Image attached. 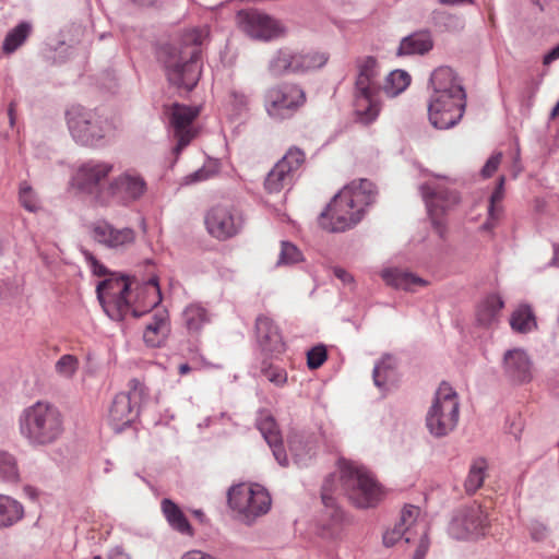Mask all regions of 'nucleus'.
<instances>
[{
    "label": "nucleus",
    "mask_w": 559,
    "mask_h": 559,
    "mask_svg": "<svg viewBox=\"0 0 559 559\" xmlns=\"http://www.w3.org/2000/svg\"><path fill=\"white\" fill-rule=\"evenodd\" d=\"M32 32V24L26 21L20 22L4 37L2 49L5 53L14 52L27 39Z\"/></svg>",
    "instance_id": "obj_44"
},
{
    "label": "nucleus",
    "mask_w": 559,
    "mask_h": 559,
    "mask_svg": "<svg viewBox=\"0 0 559 559\" xmlns=\"http://www.w3.org/2000/svg\"><path fill=\"white\" fill-rule=\"evenodd\" d=\"M237 23L246 35L255 40L270 41L284 34V28L277 20L258 10L239 11Z\"/></svg>",
    "instance_id": "obj_18"
},
{
    "label": "nucleus",
    "mask_w": 559,
    "mask_h": 559,
    "mask_svg": "<svg viewBox=\"0 0 559 559\" xmlns=\"http://www.w3.org/2000/svg\"><path fill=\"white\" fill-rule=\"evenodd\" d=\"M355 115L359 122L370 124L374 122L381 110L380 94H354Z\"/></svg>",
    "instance_id": "obj_32"
},
{
    "label": "nucleus",
    "mask_w": 559,
    "mask_h": 559,
    "mask_svg": "<svg viewBox=\"0 0 559 559\" xmlns=\"http://www.w3.org/2000/svg\"><path fill=\"white\" fill-rule=\"evenodd\" d=\"M86 264L88 265L92 273L96 276H105L107 274V267L102 264L92 252L88 250H82Z\"/></svg>",
    "instance_id": "obj_53"
},
{
    "label": "nucleus",
    "mask_w": 559,
    "mask_h": 559,
    "mask_svg": "<svg viewBox=\"0 0 559 559\" xmlns=\"http://www.w3.org/2000/svg\"><path fill=\"white\" fill-rule=\"evenodd\" d=\"M459 417L460 402L457 393L448 382H442L427 411L426 427L431 436L442 438L455 429Z\"/></svg>",
    "instance_id": "obj_6"
},
{
    "label": "nucleus",
    "mask_w": 559,
    "mask_h": 559,
    "mask_svg": "<svg viewBox=\"0 0 559 559\" xmlns=\"http://www.w3.org/2000/svg\"><path fill=\"white\" fill-rule=\"evenodd\" d=\"M504 302L500 295L490 294L486 296L477 307V321L481 325H489L496 321L498 313L503 308Z\"/></svg>",
    "instance_id": "obj_38"
},
{
    "label": "nucleus",
    "mask_w": 559,
    "mask_h": 559,
    "mask_svg": "<svg viewBox=\"0 0 559 559\" xmlns=\"http://www.w3.org/2000/svg\"><path fill=\"white\" fill-rule=\"evenodd\" d=\"M181 559H216L213 556L205 554L201 550H190L186 552Z\"/></svg>",
    "instance_id": "obj_61"
},
{
    "label": "nucleus",
    "mask_w": 559,
    "mask_h": 559,
    "mask_svg": "<svg viewBox=\"0 0 559 559\" xmlns=\"http://www.w3.org/2000/svg\"><path fill=\"white\" fill-rule=\"evenodd\" d=\"M230 97L233 98V105L238 110L243 109L248 105V96L242 92L233 91Z\"/></svg>",
    "instance_id": "obj_59"
},
{
    "label": "nucleus",
    "mask_w": 559,
    "mask_h": 559,
    "mask_svg": "<svg viewBox=\"0 0 559 559\" xmlns=\"http://www.w3.org/2000/svg\"><path fill=\"white\" fill-rule=\"evenodd\" d=\"M503 373L513 383H526L533 378L532 361L525 350L509 349L503 355Z\"/></svg>",
    "instance_id": "obj_24"
},
{
    "label": "nucleus",
    "mask_w": 559,
    "mask_h": 559,
    "mask_svg": "<svg viewBox=\"0 0 559 559\" xmlns=\"http://www.w3.org/2000/svg\"><path fill=\"white\" fill-rule=\"evenodd\" d=\"M404 539L406 543V533L403 528L399 527L396 524L394 528L386 531L383 534V544L386 547L394 546L399 540Z\"/></svg>",
    "instance_id": "obj_55"
},
{
    "label": "nucleus",
    "mask_w": 559,
    "mask_h": 559,
    "mask_svg": "<svg viewBox=\"0 0 559 559\" xmlns=\"http://www.w3.org/2000/svg\"><path fill=\"white\" fill-rule=\"evenodd\" d=\"M381 277L386 285L406 292H414L418 286H426L428 282L413 272L399 269L389 267L381 272Z\"/></svg>",
    "instance_id": "obj_30"
},
{
    "label": "nucleus",
    "mask_w": 559,
    "mask_h": 559,
    "mask_svg": "<svg viewBox=\"0 0 559 559\" xmlns=\"http://www.w3.org/2000/svg\"><path fill=\"white\" fill-rule=\"evenodd\" d=\"M431 94L466 96L461 80L450 67H439L430 75Z\"/></svg>",
    "instance_id": "obj_27"
},
{
    "label": "nucleus",
    "mask_w": 559,
    "mask_h": 559,
    "mask_svg": "<svg viewBox=\"0 0 559 559\" xmlns=\"http://www.w3.org/2000/svg\"><path fill=\"white\" fill-rule=\"evenodd\" d=\"M510 325L519 333H528L536 329V318L532 308L528 305L519 306L511 314Z\"/></svg>",
    "instance_id": "obj_41"
},
{
    "label": "nucleus",
    "mask_w": 559,
    "mask_h": 559,
    "mask_svg": "<svg viewBox=\"0 0 559 559\" xmlns=\"http://www.w3.org/2000/svg\"><path fill=\"white\" fill-rule=\"evenodd\" d=\"M488 528V514L481 506L473 503L454 511L448 533L457 540H474L485 536Z\"/></svg>",
    "instance_id": "obj_13"
},
{
    "label": "nucleus",
    "mask_w": 559,
    "mask_h": 559,
    "mask_svg": "<svg viewBox=\"0 0 559 559\" xmlns=\"http://www.w3.org/2000/svg\"><path fill=\"white\" fill-rule=\"evenodd\" d=\"M503 186H504V177H500L497 188L490 195L489 206H488V218L481 225V229H484V230H491L492 228H495V226L497 225V222L500 218V215L502 213V207H501L500 203H501V201L503 199V194H504Z\"/></svg>",
    "instance_id": "obj_42"
},
{
    "label": "nucleus",
    "mask_w": 559,
    "mask_h": 559,
    "mask_svg": "<svg viewBox=\"0 0 559 559\" xmlns=\"http://www.w3.org/2000/svg\"><path fill=\"white\" fill-rule=\"evenodd\" d=\"M288 447L297 464H306L314 453L317 440L312 435L295 432L289 437Z\"/></svg>",
    "instance_id": "obj_35"
},
{
    "label": "nucleus",
    "mask_w": 559,
    "mask_h": 559,
    "mask_svg": "<svg viewBox=\"0 0 559 559\" xmlns=\"http://www.w3.org/2000/svg\"><path fill=\"white\" fill-rule=\"evenodd\" d=\"M254 336L261 354L265 358H276L285 352V342L278 325L267 316L255 319Z\"/></svg>",
    "instance_id": "obj_21"
},
{
    "label": "nucleus",
    "mask_w": 559,
    "mask_h": 559,
    "mask_svg": "<svg viewBox=\"0 0 559 559\" xmlns=\"http://www.w3.org/2000/svg\"><path fill=\"white\" fill-rule=\"evenodd\" d=\"M134 277L110 276L96 286V294L105 313L115 321H122L131 310Z\"/></svg>",
    "instance_id": "obj_9"
},
{
    "label": "nucleus",
    "mask_w": 559,
    "mask_h": 559,
    "mask_svg": "<svg viewBox=\"0 0 559 559\" xmlns=\"http://www.w3.org/2000/svg\"><path fill=\"white\" fill-rule=\"evenodd\" d=\"M269 358H265L261 362V373L275 386L282 388L287 383V371L280 367L267 361Z\"/></svg>",
    "instance_id": "obj_49"
},
{
    "label": "nucleus",
    "mask_w": 559,
    "mask_h": 559,
    "mask_svg": "<svg viewBox=\"0 0 559 559\" xmlns=\"http://www.w3.org/2000/svg\"><path fill=\"white\" fill-rule=\"evenodd\" d=\"M330 55L319 50L297 51V62L299 63V74L322 69L329 61Z\"/></svg>",
    "instance_id": "obj_39"
},
{
    "label": "nucleus",
    "mask_w": 559,
    "mask_h": 559,
    "mask_svg": "<svg viewBox=\"0 0 559 559\" xmlns=\"http://www.w3.org/2000/svg\"><path fill=\"white\" fill-rule=\"evenodd\" d=\"M420 537L419 544L416 548L413 559H425L427 551L429 549V539L428 534L425 532V535H418Z\"/></svg>",
    "instance_id": "obj_58"
},
{
    "label": "nucleus",
    "mask_w": 559,
    "mask_h": 559,
    "mask_svg": "<svg viewBox=\"0 0 559 559\" xmlns=\"http://www.w3.org/2000/svg\"><path fill=\"white\" fill-rule=\"evenodd\" d=\"M305 102L304 90L293 83L272 86L264 95L265 110L269 117L276 121L292 118Z\"/></svg>",
    "instance_id": "obj_12"
},
{
    "label": "nucleus",
    "mask_w": 559,
    "mask_h": 559,
    "mask_svg": "<svg viewBox=\"0 0 559 559\" xmlns=\"http://www.w3.org/2000/svg\"><path fill=\"white\" fill-rule=\"evenodd\" d=\"M420 509L415 506H405L401 512L400 522L396 524L406 533V543H411L417 535H425L427 532V524L425 521L419 520Z\"/></svg>",
    "instance_id": "obj_33"
},
{
    "label": "nucleus",
    "mask_w": 559,
    "mask_h": 559,
    "mask_svg": "<svg viewBox=\"0 0 559 559\" xmlns=\"http://www.w3.org/2000/svg\"><path fill=\"white\" fill-rule=\"evenodd\" d=\"M301 251L289 241H282L277 265H292L302 261Z\"/></svg>",
    "instance_id": "obj_51"
},
{
    "label": "nucleus",
    "mask_w": 559,
    "mask_h": 559,
    "mask_svg": "<svg viewBox=\"0 0 559 559\" xmlns=\"http://www.w3.org/2000/svg\"><path fill=\"white\" fill-rule=\"evenodd\" d=\"M91 237L98 245L116 251L130 248L136 239V233L130 227L117 228L105 219L91 225Z\"/></svg>",
    "instance_id": "obj_20"
},
{
    "label": "nucleus",
    "mask_w": 559,
    "mask_h": 559,
    "mask_svg": "<svg viewBox=\"0 0 559 559\" xmlns=\"http://www.w3.org/2000/svg\"><path fill=\"white\" fill-rule=\"evenodd\" d=\"M328 358L326 348L324 345H317L307 353V365L309 369L320 368Z\"/></svg>",
    "instance_id": "obj_52"
},
{
    "label": "nucleus",
    "mask_w": 559,
    "mask_h": 559,
    "mask_svg": "<svg viewBox=\"0 0 559 559\" xmlns=\"http://www.w3.org/2000/svg\"><path fill=\"white\" fill-rule=\"evenodd\" d=\"M24 507L16 499L0 493V531L14 526L24 518Z\"/></svg>",
    "instance_id": "obj_36"
},
{
    "label": "nucleus",
    "mask_w": 559,
    "mask_h": 559,
    "mask_svg": "<svg viewBox=\"0 0 559 559\" xmlns=\"http://www.w3.org/2000/svg\"><path fill=\"white\" fill-rule=\"evenodd\" d=\"M146 190L147 183L144 177L133 168L126 169L107 185L108 205L128 206L140 200Z\"/></svg>",
    "instance_id": "obj_16"
},
{
    "label": "nucleus",
    "mask_w": 559,
    "mask_h": 559,
    "mask_svg": "<svg viewBox=\"0 0 559 559\" xmlns=\"http://www.w3.org/2000/svg\"><path fill=\"white\" fill-rule=\"evenodd\" d=\"M64 118L72 140L83 147H104L119 130L115 118L82 105L70 106L64 112Z\"/></svg>",
    "instance_id": "obj_4"
},
{
    "label": "nucleus",
    "mask_w": 559,
    "mask_h": 559,
    "mask_svg": "<svg viewBox=\"0 0 559 559\" xmlns=\"http://www.w3.org/2000/svg\"><path fill=\"white\" fill-rule=\"evenodd\" d=\"M528 530H530L531 538L534 542H543L549 535L548 527L544 523L536 521V520L531 522Z\"/></svg>",
    "instance_id": "obj_54"
},
{
    "label": "nucleus",
    "mask_w": 559,
    "mask_h": 559,
    "mask_svg": "<svg viewBox=\"0 0 559 559\" xmlns=\"http://www.w3.org/2000/svg\"><path fill=\"white\" fill-rule=\"evenodd\" d=\"M19 202L26 211L36 213L41 209L40 200L27 181H22L19 188Z\"/></svg>",
    "instance_id": "obj_47"
},
{
    "label": "nucleus",
    "mask_w": 559,
    "mask_h": 559,
    "mask_svg": "<svg viewBox=\"0 0 559 559\" xmlns=\"http://www.w3.org/2000/svg\"><path fill=\"white\" fill-rule=\"evenodd\" d=\"M206 27H192L182 34L183 47L167 45L162 48L159 58L164 63L170 84L186 92L192 91L201 76L200 49L207 37Z\"/></svg>",
    "instance_id": "obj_1"
},
{
    "label": "nucleus",
    "mask_w": 559,
    "mask_h": 559,
    "mask_svg": "<svg viewBox=\"0 0 559 559\" xmlns=\"http://www.w3.org/2000/svg\"><path fill=\"white\" fill-rule=\"evenodd\" d=\"M181 320L189 333H199L211 322V314L202 304L191 302L183 308Z\"/></svg>",
    "instance_id": "obj_34"
},
{
    "label": "nucleus",
    "mask_w": 559,
    "mask_h": 559,
    "mask_svg": "<svg viewBox=\"0 0 559 559\" xmlns=\"http://www.w3.org/2000/svg\"><path fill=\"white\" fill-rule=\"evenodd\" d=\"M466 109V96L430 94L428 118L431 126L439 130L455 127Z\"/></svg>",
    "instance_id": "obj_15"
},
{
    "label": "nucleus",
    "mask_w": 559,
    "mask_h": 559,
    "mask_svg": "<svg viewBox=\"0 0 559 559\" xmlns=\"http://www.w3.org/2000/svg\"><path fill=\"white\" fill-rule=\"evenodd\" d=\"M17 427L20 436L32 448L51 445L64 431L61 412L48 401H37L24 407L19 414Z\"/></svg>",
    "instance_id": "obj_3"
},
{
    "label": "nucleus",
    "mask_w": 559,
    "mask_h": 559,
    "mask_svg": "<svg viewBox=\"0 0 559 559\" xmlns=\"http://www.w3.org/2000/svg\"><path fill=\"white\" fill-rule=\"evenodd\" d=\"M227 500L238 519L251 524L271 508V497L266 489L258 484H238L229 488Z\"/></svg>",
    "instance_id": "obj_8"
},
{
    "label": "nucleus",
    "mask_w": 559,
    "mask_h": 559,
    "mask_svg": "<svg viewBox=\"0 0 559 559\" xmlns=\"http://www.w3.org/2000/svg\"><path fill=\"white\" fill-rule=\"evenodd\" d=\"M557 59H559V44L556 47H554L552 49H550L544 56L543 62H544V64L548 66Z\"/></svg>",
    "instance_id": "obj_62"
},
{
    "label": "nucleus",
    "mask_w": 559,
    "mask_h": 559,
    "mask_svg": "<svg viewBox=\"0 0 559 559\" xmlns=\"http://www.w3.org/2000/svg\"><path fill=\"white\" fill-rule=\"evenodd\" d=\"M114 164L91 158L80 164L70 178V187L76 194L90 198L98 205H108L107 185Z\"/></svg>",
    "instance_id": "obj_5"
},
{
    "label": "nucleus",
    "mask_w": 559,
    "mask_h": 559,
    "mask_svg": "<svg viewBox=\"0 0 559 559\" xmlns=\"http://www.w3.org/2000/svg\"><path fill=\"white\" fill-rule=\"evenodd\" d=\"M170 332V323L167 311L157 310L146 324L143 340L150 347H159L165 343Z\"/></svg>",
    "instance_id": "obj_29"
},
{
    "label": "nucleus",
    "mask_w": 559,
    "mask_h": 559,
    "mask_svg": "<svg viewBox=\"0 0 559 559\" xmlns=\"http://www.w3.org/2000/svg\"><path fill=\"white\" fill-rule=\"evenodd\" d=\"M333 274L337 277L343 284H350L353 282V276L344 269L340 266L333 267Z\"/></svg>",
    "instance_id": "obj_60"
},
{
    "label": "nucleus",
    "mask_w": 559,
    "mask_h": 559,
    "mask_svg": "<svg viewBox=\"0 0 559 559\" xmlns=\"http://www.w3.org/2000/svg\"><path fill=\"white\" fill-rule=\"evenodd\" d=\"M358 75L355 82L354 94L373 93L380 94V84L378 82V62L374 57L368 56L357 61Z\"/></svg>",
    "instance_id": "obj_26"
},
{
    "label": "nucleus",
    "mask_w": 559,
    "mask_h": 559,
    "mask_svg": "<svg viewBox=\"0 0 559 559\" xmlns=\"http://www.w3.org/2000/svg\"><path fill=\"white\" fill-rule=\"evenodd\" d=\"M419 191L425 201L432 224L441 234L443 224L439 219V216L459 204L461 200L459 192L454 188L450 187L447 179H441L439 177H435L428 182L423 183L419 187Z\"/></svg>",
    "instance_id": "obj_14"
},
{
    "label": "nucleus",
    "mask_w": 559,
    "mask_h": 559,
    "mask_svg": "<svg viewBox=\"0 0 559 559\" xmlns=\"http://www.w3.org/2000/svg\"><path fill=\"white\" fill-rule=\"evenodd\" d=\"M341 484L348 499L357 508H372L383 496L380 485L370 472L353 462L342 464Z\"/></svg>",
    "instance_id": "obj_7"
},
{
    "label": "nucleus",
    "mask_w": 559,
    "mask_h": 559,
    "mask_svg": "<svg viewBox=\"0 0 559 559\" xmlns=\"http://www.w3.org/2000/svg\"><path fill=\"white\" fill-rule=\"evenodd\" d=\"M162 511L170 527L187 536L193 535V530L180 508L170 499L162 500Z\"/></svg>",
    "instance_id": "obj_37"
},
{
    "label": "nucleus",
    "mask_w": 559,
    "mask_h": 559,
    "mask_svg": "<svg viewBox=\"0 0 559 559\" xmlns=\"http://www.w3.org/2000/svg\"><path fill=\"white\" fill-rule=\"evenodd\" d=\"M486 472L487 462L485 459L478 457L472 462L464 481V488L468 495L475 493L483 486Z\"/></svg>",
    "instance_id": "obj_43"
},
{
    "label": "nucleus",
    "mask_w": 559,
    "mask_h": 559,
    "mask_svg": "<svg viewBox=\"0 0 559 559\" xmlns=\"http://www.w3.org/2000/svg\"><path fill=\"white\" fill-rule=\"evenodd\" d=\"M305 162V154L299 148H290L269 171L264 187L269 193H278L294 180L295 173Z\"/></svg>",
    "instance_id": "obj_19"
},
{
    "label": "nucleus",
    "mask_w": 559,
    "mask_h": 559,
    "mask_svg": "<svg viewBox=\"0 0 559 559\" xmlns=\"http://www.w3.org/2000/svg\"><path fill=\"white\" fill-rule=\"evenodd\" d=\"M148 397L146 385L136 378L128 383V391L116 394L109 408L108 419L112 428L121 431L133 423L140 413V405Z\"/></svg>",
    "instance_id": "obj_10"
},
{
    "label": "nucleus",
    "mask_w": 559,
    "mask_h": 559,
    "mask_svg": "<svg viewBox=\"0 0 559 559\" xmlns=\"http://www.w3.org/2000/svg\"><path fill=\"white\" fill-rule=\"evenodd\" d=\"M160 301L162 293L156 277H151L142 283L134 277L129 313L139 318L157 307Z\"/></svg>",
    "instance_id": "obj_22"
},
{
    "label": "nucleus",
    "mask_w": 559,
    "mask_h": 559,
    "mask_svg": "<svg viewBox=\"0 0 559 559\" xmlns=\"http://www.w3.org/2000/svg\"><path fill=\"white\" fill-rule=\"evenodd\" d=\"M79 369V359L74 355H62L55 365V370L61 378L71 379Z\"/></svg>",
    "instance_id": "obj_50"
},
{
    "label": "nucleus",
    "mask_w": 559,
    "mask_h": 559,
    "mask_svg": "<svg viewBox=\"0 0 559 559\" xmlns=\"http://www.w3.org/2000/svg\"><path fill=\"white\" fill-rule=\"evenodd\" d=\"M257 428L272 450L276 462L285 467L288 465V456L284 448L283 438L275 419L267 413H260L257 418Z\"/></svg>",
    "instance_id": "obj_25"
},
{
    "label": "nucleus",
    "mask_w": 559,
    "mask_h": 559,
    "mask_svg": "<svg viewBox=\"0 0 559 559\" xmlns=\"http://www.w3.org/2000/svg\"><path fill=\"white\" fill-rule=\"evenodd\" d=\"M377 191L371 181L359 179L345 186L321 213L320 225L332 233L345 231L357 225L376 200Z\"/></svg>",
    "instance_id": "obj_2"
},
{
    "label": "nucleus",
    "mask_w": 559,
    "mask_h": 559,
    "mask_svg": "<svg viewBox=\"0 0 559 559\" xmlns=\"http://www.w3.org/2000/svg\"><path fill=\"white\" fill-rule=\"evenodd\" d=\"M199 110L185 105L175 104L170 112V124L174 129V136L177 144L174 147V153L179 155L180 152L191 142L194 138V132L191 129V123L197 118Z\"/></svg>",
    "instance_id": "obj_23"
},
{
    "label": "nucleus",
    "mask_w": 559,
    "mask_h": 559,
    "mask_svg": "<svg viewBox=\"0 0 559 559\" xmlns=\"http://www.w3.org/2000/svg\"><path fill=\"white\" fill-rule=\"evenodd\" d=\"M502 154L497 153L489 157V159L486 162L484 167L481 168V175L485 178H489L493 175V173L497 170L500 162H501Z\"/></svg>",
    "instance_id": "obj_57"
},
{
    "label": "nucleus",
    "mask_w": 559,
    "mask_h": 559,
    "mask_svg": "<svg viewBox=\"0 0 559 559\" xmlns=\"http://www.w3.org/2000/svg\"><path fill=\"white\" fill-rule=\"evenodd\" d=\"M245 224L246 218L242 211L234 204H215L204 214L206 231L218 241L236 237L243 230Z\"/></svg>",
    "instance_id": "obj_11"
},
{
    "label": "nucleus",
    "mask_w": 559,
    "mask_h": 559,
    "mask_svg": "<svg viewBox=\"0 0 559 559\" xmlns=\"http://www.w3.org/2000/svg\"><path fill=\"white\" fill-rule=\"evenodd\" d=\"M433 21L437 27L447 32H461L465 27V21L462 16L444 11L436 12Z\"/></svg>",
    "instance_id": "obj_48"
},
{
    "label": "nucleus",
    "mask_w": 559,
    "mask_h": 559,
    "mask_svg": "<svg viewBox=\"0 0 559 559\" xmlns=\"http://www.w3.org/2000/svg\"><path fill=\"white\" fill-rule=\"evenodd\" d=\"M111 559H131V558L128 554L118 550L112 555Z\"/></svg>",
    "instance_id": "obj_64"
},
{
    "label": "nucleus",
    "mask_w": 559,
    "mask_h": 559,
    "mask_svg": "<svg viewBox=\"0 0 559 559\" xmlns=\"http://www.w3.org/2000/svg\"><path fill=\"white\" fill-rule=\"evenodd\" d=\"M178 371L181 376H185L191 371V367L189 364L185 362V364L179 365Z\"/></svg>",
    "instance_id": "obj_63"
},
{
    "label": "nucleus",
    "mask_w": 559,
    "mask_h": 559,
    "mask_svg": "<svg viewBox=\"0 0 559 559\" xmlns=\"http://www.w3.org/2000/svg\"><path fill=\"white\" fill-rule=\"evenodd\" d=\"M372 378L376 386L386 390L395 378V361L392 356L386 355L374 365Z\"/></svg>",
    "instance_id": "obj_40"
},
{
    "label": "nucleus",
    "mask_w": 559,
    "mask_h": 559,
    "mask_svg": "<svg viewBox=\"0 0 559 559\" xmlns=\"http://www.w3.org/2000/svg\"><path fill=\"white\" fill-rule=\"evenodd\" d=\"M333 479L334 476L330 475L322 485L321 498L324 508L317 526L318 535L328 540L338 539L345 525V514L330 493Z\"/></svg>",
    "instance_id": "obj_17"
},
{
    "label": "nucleus",
    "mask_w": 559,
    "mask_h": 559,
    "mask_svg": "<svg viewBox=\"0 0 559 559\" xmlns=\"http://www.w3.org/2000/svg\"><path fill=\"white\" fill-rule=\"evenodd\" d=\"M435 41L429 29L414 32L400 41L397 48L399 56H424L433 48Z\"/></svg>",
    "instance_id": "obj_28"
},
{
    "label": "nucleus",
    "mask_w": 559,
    "mask_h": 559,
    "mask_svg": "<svg viewBox=\"0 0 559 559\" xmlns=\"http://www.w3.org/2000/svg\"><path fill=\"white\" fill-rule=\"evenodd\" d=\"M267 69L269 72L274 76L299 74L297 50L288 47L278 49L270 59Z\"/></svg>",
    "instance_id": "obj_31"
},
{
    "label": "nucleus",
    "mask_w": 559,
    "mask_h": 559,
    "mask_svg": "<svg viewBox=\"0 0 559 559\" xmlns=\"http://www.w3.org/2000/svg\"><path fill=\"white\" fill-rule=\"evenodd\" d=\"M213 175V171L205 168V167H201L199 168L198 170L187 175L183 179V182L186 185H191V183H197V182H201V181H205L207 180L211 176Z\"/></svg>",
    "instance_id": "obj_56"
},
{
    "label": "nucleus",
    "mask_w": 559,
    "mask_h": 559,
    "mask_svg": "<svg viewBox=\"0 0 559 559\" xmlns=\"http://www.w3.org/2000/svg\"><path fill=\"white\" fill-rule=\"evenodd\" d=\"M411 84V75L404 70H394L385 79L383 91L394 97L404 92Z\"/></svg>",
    "instance_id": "obj_45"
},
{
    "label": "nucleus",
    "mask_w": 559,
    "mask_h": 559,
    "mask_svg": "<svg viewBox=\"0 0 559 559\" xmlns=\"http://www.w3.org/2000/svg\"><path fill=\"white\" fill-rule=\"evenodd\" d=\"M20 479V473L14 456L0 451V480L15 484Z\"/></svg>",
    "instance_id": "obj_46"
}]
</instances>
